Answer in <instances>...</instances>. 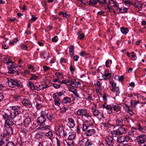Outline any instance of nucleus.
<instances>
[{
  "label": "nucleus",
  "instance_id": "obj_1",
  "mask_svg": "<svg viewBox=\"0 0 146 146\" xmlns=\"http://www.w3.org/2000/svg\"><path fill=\"white\" fill-rule=\"evenodd\" d=\"M110 7H114L118 8L121 13H126L127 12V8L124 7L121 8L119 7V4L116 2V0H110Z\"/></svg>",
  "mask_w": 146,
  "mask_h": 146
},
{
  "label": "nucleus",
  "instance_id": "obj_2",
  "mask_svg": "<svg viewBox=\"0 0 146 146\" xmlns=\"http://www.w3.org/2000/svg\"><path fill=\"white\" fill-rule=\"evenodd\" d=\"M136 140L139 146H146V137L144 135H141L137 136Z\"/></svg>",
  "mask_w": 146,
  "mask_h": 146
},
{
  "label": "nucleus",
  "instance_id": "obj_3",
  "mask_svg": "<svg viewBox=\"0 0 146 146\" xmlns=\"http://www.w3.org/2000/svg\"><path fill=\"white\" fill-rule=\"evenodd\" d=\"M9 86L10 87L14 88L15 86L22 88L23 87L22 84L21 82L18 81H15L11 79L8 82Z\"/></svg>",
  "mask_w": 146,
  "mask_h": 146
},
{
  "label": "nucleus",
  "instance_id": "obj_4",
  "mask_svg": "<svg viewBox=\"0 0 146 146\" xmlns=\"http://www.w3.org/2000/svg\"><path fill=\"white\" fill-rule=\"evenodd\" d=\"M96 132L95 130L94 129L92 125L89 126L88 129L85 132V134L86 136H90L95 134Z\"/></svg>",
  "mask_w": 146,
  "mask_h": 146
},
{
  "label": "nucleus",
  "instance_id": "obj_5",
  "mask_svg": "<svg viewBox=\"0 0 146 146\" xmlns=\"http://www.w3.org/2000/svg\"><path fill=\"white\" fill-rule=\"evenodd\" d=\"M111 84L112 89L111 91L113 92H116V94L118 96L120 92L119 91V89L118 87H116V84L114 82L113 80L110 81V84Z\"/></svg>",
  "mask_w": 146,
  "mask_h": 146
},
{
  "label": "nucleus",
  "instance_id": "obj_6",
  "mask_svg": "<svg viewBox=\"0 0 146 146\" xmlns=\"http://www.w3.org/2000/svg\"><path fill=\"white\" fill-rule=\"evenodd\" d=\"M119 110V108L118 104L113 103L112 105H110V110L111 113H115L118 111Z\"/></svg>",
  "mask_w": 146,
  "mask_h": 146
},
{
  "label": "nucleus",
  "instance_id": "obj_7",
  "mask_svg": "<svg viewBox=\"0 0 146 146\" xmlns=\"http://www.w3.org/2000/svg\"><path fill=\"white\" fill-rule=\"evenodd\" d=\"M77 114L79 115H84L86 118L91 117L87 115V112L86 110L83 109H79L77 112Z\"/></svg>",
  "mask_w": 146,
  "mask_h": 146
},
{
  "label": "nucleus",
  "instance_id": "obj_8",
  "mask_svg": "<svg viewBox=\"0 0 146 146\" xmlns=\"http://www.w3.org/2000/svg\"><path fill=\"white\" fill-rule=\"evenodd\" d=\"M129 140V138L128 136H122L119 137L118 139V141L121 143L125 141L128 142Z\"/></svg>",
  "mask_w": 146,
  "mask_h": 146
},
{
  "label": "nucleus",
  "instance_id": "obj_9",
  "mask_svg": "<svg viewBox=\"0 0 146 146\" xmlns=\"http://www.w3.org/2000/svg\"><path fill=\"white\" fill-rule=\"evenodd\" d=\"M13 129L10 127H6L4 131V133L6 135H10L13 134Z\"/></svg>",
  "mask_w": 146,
  "mask_h": 146
},
{
  "label": "nucleus",
  "instance_id": "obj_10",
  "mask_svg": "<svg viewBox=\"0 0 146 146\" xmlns=\"http://www.w3.org/2000/svg\"><path fill=\"white\" fill-rule=\"evenodd\" d=\"M22 103L23 106L26 107H30L31 105L30 100L28 99H24L22 101Z\"/></svg>",
  "mask_w": 146,
  "mask_h": 146
},
{
  "label": "nucleus",
  "instance_id": "obj_11",
  "mask_svg": "<svg viewBox=\"0 0 146 146\" xmlns=\"http://www.w3.org/2000/svg\"><path fill=\"white\" fill-rule=\"evenodd\" d=\"M19 112L18 110L13 111L9 113V117L11 118H14L16 116L19 114Z\"/></svg>",
  "mask_w": 146,
  "mask_h": 146
},
{
  "label": "nucleus",
  "instance_id": "obj_12",
  "mask_svg": "<svg viewBox=\"0 0 146 146\" xmlns=\"http://www.w3.org/2000/svg\"><path fill=\"white\" fill-rule=\"evenodd\" d=\"M46 118L44 116L41 115L37 118V122L40 124H42L46 121Z\"/></svg>",
  "mask_w": 146,
  "mask_h": 146
},
{
  "label": "nucleus",
  "instance_id": "obj_13",
  "mask_svg": "<svg viewBox=\"0 0 146 146\" xmlns=\"http://www.w3.org/2000/svg\"><path fill=\"white\" fill-rule=\"evenodd\" d=\"M123 119L119 118L116 120V124L117 126H122L124 125Z\"/></svg>",
  "mask_w": 146,
  "mask_h": 146
},
{
  "label": "nucleus",
  "instance_id": "obj_14",
  "mask_svg": "<svg viewBox=\"0 0 146 146\" xmlns=\"http://www.w3.org/2000/svg\"><path fill=\"white\" fill-rule=\"evenodd\" d=\"M127 128L125 129L122 127H120L117 129L119 135H121L125 133L127 131Z\"/></svg>",
  "mask_w": 146,
  "mask_h": 146
},
{
  "label": "nucleus",
  "instance_id": "obj_15",
  "mask_svg": "<svg viewBox=\"0 0 146 146\" xmlns=\"http://www.w3.org/2000/svg\"><path fill=\"white\" fill-rule=\"evenodd\" d=\"M5 125L10 127L14 125V123L13 121L10 119H7L5 121Z\"/></svg>",
  "mask_w": 146,
  "mask_h": 146
},
{
  "label": "nucleus",
  "instance_id": "obj_16",
  "mask_svg": "<svg viewBox=\"0 0 146 146\" xmlns=\"http://www.w3.org/2000/svg\"><path fill=\"white\" fill-rule=\"evenodd\" d=\"M75 80L74 79H72L71 78H68V80L66 82V85L70 86L72 85V86H75L74 84Z\"/></svg>",
  "mask_w": 146,
  "mask_h": 146
},
{
  "label": "nucleus",
  "instance_id": "obj_17",
  "mask_svg": "<svg viewBox=\"0 0 146 146\" xmlns=\"http://www.w3.org/2000/svg\"><path fill=\"white\" fill-rule=\"evenodd\" d=\"M47 138L52 140L53 139V134L52 132L50 131L46 133L45 135Z\"/></svg>",
  "mask_w": 146,
  "mask_h": 146
},
{
  "label": "nucleus",
  "instance_id": "obj_18",
  "mask_svg": "<svg viewBox=\"0 0 146 146\" xmlns=\"http://www.w3.org/2000/svg\"><path fill=\"white\" fill-rule=\"evenodd\" d=\"M137 129L142 133H145L146 132V128L145 127L141 126L140 124H138L137 125Z\"/></svg>",
  "mask_w": 146,
  "mask_h": 146
},
{
  "label": "nucleus",
  "instance_id": "obj_19",
  "mask_svg": "<svg viewBox=\"0 0 146 146\" xmlns=\"http://www.w3.org/2000/svg\"><path fill=\"white\" fill-rule=\"evenodd\" d=\"M71 102V99L67 97H64L62 101V103L63 104H67Z\"/></svg>",
  "mask_w": 146,
  "mask_h": 146
},
{
  "label": "nucleus",
  "instance_id": "obj_20",
  "mask_svg": "<svg viewBox=\"0 0 146 146\" xmlns=\"http://www.w3.org/2000/svg\"><path fill=\"white\" fill-rule=\"evenodd\" d=\"M131 5L138 9H141L142 7V5L141 4L136 2L132 3Z\"/></svg>",
  "mask_w": 146,
  "mask_h": 146
},
{
  "label": "nucleus",
  "instance_id": "obj_21",
  "mask_svg": "<svg viewBox=\"0 0 146 146\" xmlns=\"http://www.w3.org/2000/svg\"><path fill=\"white\" fill-rule=\"evenodd\" d=\"M69 52L70 55L72 56L74 55V46L73 45H71L69 47Z\"/></svg>",
  "mask_w": 146,
  "mask_h": 146
},
{
  "label": "nucleus",
  "instance_id": "obj_22",
  "mask_svg": "<svg viewBox=\"0 0 146 146\" xmlns=\"http://www.w3.org/2000/svg\"><path fill=\"white\" fill-rule=\"evenodd\" d=\"M68 123L70 125V127H73L75 125L74 120L72 118H68Z\"/></svg>",
  "mask_w": 146,
  "mask_h": 146
},
{
  "label": "nucleus",
  "instance_id": "obj_23",
  "mask_svg": "<svg viewBox=\"0 0 146 146\" xmlns=\"http://www.w3.org/2000/svg\"><path fill=\"white\" fill-rule=\"evenodd\" d=\"M102 77L103 79L105 80H109L110 79V73L105 72L102 74Z\"/></svg>",
  "mask_w": 146,
  "mask_h": 146
},
{
  "label": "nucleus",
  "instance_id": "obj_24",
  "mask_svg": "<svg viewBox=\"0 0 146 146\" xmlns=\"http://www.w3.org/2000/svg\"><path fill=\"white\" fill-rule=\"evenodd\" d=\"M55 118L54 115L52 114H50L47 115V118L50 121H52V120H54Z\"/></svg>",
  "mask_w": 146,
  "mask_h": 146
},
{
  "label": "nucleus",
  "instance_id": "obj_25",
  "mask_svg": "<svg viewBox=\"0 0 146 146\" xmlns=\"http://www.w3.org/2000/svg\"><path fill=\"white\" fill-rule=\"evenodd\" d=\"M28 87L30 88L32 90H35L36 89L35 86L34 84L32 82L29 81L28 84Z\"/></svg>",
  "mask_w": 146,
  "mask_h": 146
},
{
  "label": "nucleus",
  "instance_id": "obj_26",
  "mask_svg": "<svg viewBox=\"0 0 146 146\" xmlns=\"http://www.w3.org/2000/svg\"><path fill=\"white\" fill-rule=\"evenodd\" d=\"M41 56H43L44 59L46 58V59H48L49 57V54L47 52L44 51L42 54Z\"/></svg>",
  "mask_w": 146,
  "mask_h": 146
},
{
  "label": "nucleus",
  "instance_id": "obj_27",
  "mask_svg": "<svg viewBox=\"0 0 146 146\" xmlns=\"http://www.w3.org/2000/svg\"><path fill=\"white\" fill-rule=\"evenodd\" d=\"M120 30L122 33L124 34H126L129 31L127 29L123 27H121Z\"/></svg>",
  "mask_w": 146,
  "mask_h": 146
},
{
  "label": "nucleus",
  "instance_id": "obj_28",
  "mask_svg": "<svg viewBox=\"0 0 146 146\" xmlns=\"http://www.w3.org/2000/svg\"><path fill=\"white\" fill-rule=\"evenodd\" d=\"M48 113V110H42L41 112V115L44 116L47 115Z\"/></svg>",
  "mask_w": 146,
  "mask_h": 146
},
{
  "label": "nucleus",
  "instance_id": "obj_29",
  "mask_svg": "<svg viewBox=\"0 0 146 146\" xmlns=\"http://www.w3.org/2000/svg\"><path fill=\"white\" fill-rule=\"evenodd\" d=\"M93 143L89 139H88L85 142L84 146H92Z\"/></svg>",
  "mask_w": 146,
  "mask_h": 146
},
{
  "label": "nucleus",
  "instance_id": "obj_30",
  "mask_svg": "<svg viewBox=\"0 0 146 146\" xmlns=\"http://www.w3.org/2000/svg\"><path fill=\"white\" fill-rule=\"evenodd\" d=\"M63 130L64 129L62 128V126L60 125L59 126V128L58 129L57 131H58L59 135H60L62 133V132Z\"/></svg>",
  "mask_w": 146,
  "mask_h": 146
},
{
  "label": "nucleus",
  "instance_id": "obj_31",
  "mask_svg": "<svg viewBox=\"0 0 146 146\" xmlns=\"http://www.w3.org/2000/svg\"><path fill=\"white\" fill-rule=\"evenodd\" d=\"M102 108L104 109H105L106 110H110V105H108L106 102H105L104 104L102 105Z\"/></svg>",
  "mask_w": 146,
  "mask_h": 146
},
{
  "label": "nucleus",
  "instance_id": "obj_32",
  "mask_svg": "<svg viewBox=\"0 0 146 146\" xmlns=\"http://www.w3.org/2000/svg\"><path fill=\"white\" fill-rule=\"evenodd\" d=\"M3 61L5 63H6L7 65L9 64V63L10 62L11 60H9V58L7 57L4 58L3 59Z\"/></svg>",
  "mask_w": 146,
  "mask_h": 146
},
{
  "label": "nucleus",
  "instance_id": "obj_33",
  "mask_svg": "<svg viewBox=\"0 0 146 146\" xmlns=\"http://www.w3.org/2000/svg\"><path fill=\"white\" fill-rule=\"evenodd\" d=\"M3 118L5 120H6L7 119H9V114L8 112H5L4 114L3 115Z\"/></svg>",
  "mask_w": 146,
  "mask_h": 146
},
{
  "label": "nucleus",
  "instance_id": "obj_34",
  "mask_svg": "<svg viewBox=\"0 0 146 146\" xmlns=\"http://www.w3.org/2000/svg\"><path fill=\"white\" fill-rule=\"evenodd\" d=\"M60 15H62L64 17L67 18L70 16V15L67 14L66 12H61L59 13Z\"/></svg>",
  "mask_w": 146,
  "mask_h": 146
},
{
  "label": "nucleus",
  "instance_id": "obj_35",
  "mask_svg": "<svg viewBox=\"0 0 146 146\" xmlns=\"http://www.w3.org/2000/svg\"><path fill=\"white\" fill-rule=\"evenodd\" d=\"M61 102V100L60 99L54 100V104L58 106H60Z\"/></svg>",
  "mask_w": 146,
  "mask_h": 146
},
{
  "label": "nucleus",
  "instance_id": "obj_36",
  "mask_svg": "<svg viewBox=\"0 0 146 146\" xmlns=\"http://www.w3.org/2000/svg\"><path fill=\"white\" fill-rule=\"evenodd\" d=\"M111 132L112 135L113 137H116L118 135H119L118 133V131L117 129L116 130H114L113 131H111Z\"/></svg>",
  "mask_w": 146,
  "mask_h": 146
},
{
  "label": "nucleus",
  "instance_id": "obj_37",
  "mask_svg": "<svg viewBox=\"0 0 146 146\" xmlns=\"http://www.w3.org/2000/svg\"><path fill=\"white\" fill-rule=\"evenodd\" d=\"M25 124L26 125H28L31 122V120L29 118H26L24 121Z\"/></svg>",
  "mask_w": 146,
  "mask_h": 146
},
{
  "label": "nucleus",
  "instance_id": "obj_38",
  "mask_svg": "<svg viewBox=\"0 0 146 146\" xmlns=\"http://www.w3.org/2000/svg\"><path fill=\"white\" fill-rule=\"evenodd\" d=\"M98 0H90L89 2L90 5H94L97 3Z\"/></svg>",
  "mask_w": 146,
  "mask_h": 146
},
{
  "label": "nucleus",
  "instance_id": "obj_39",
  "mask_svg": "<svg viewBox=\"0 0 146 146\" xmlns=\"http://www.w3.org/2000/svg\"><path fill=\"white\" fill-rule=\"evenodd\" d=\"M8 68V73L10 74H14L15 73V70H13L12 67H9V66H7Z\"/></svg>",
  "mask_w": 146,
  "mask_h": 146
},
{
  "label": "nucleus",
  "instance_id": "obj_40",
  "mask_svg": "<svg viewBox=\"0 0 146 146\" xmlns=\"http://www.w3.org/2000/svg\"><path fill=\"white\" fill-rule=\"evenodd\" d=\"M124 120L127 123H129L130 121V118L129 116L127 115L125 116H124Z\"/></svg>",
  "mask_w": 146,
  "mask_h": 146
},
{
  "label": "nucleus",
  "instance_id": "obj_41",
  "mask_svg": "<svg viewBox=\"0 0 146 146\" xmlns=\"http://www.w3.org/2000/svg\"><path fill=\"white\" fill-rule=\"evenodd\" d=\"M114 74L113 73H111L110 72V78H111L113 79H114L115 80L118 79V76H117L116 75L114 76Z\"/></svg>",
  "mask_w": 146,
  "mask_h": 146
},
{
  "label": "nucleus",
  "instance_id": "obj_42",
  "mask_svg": "<svg viewBox=\"0 0 146 146\" xmlns=\"http://www.w3.org/2000/svg\"><path fill=\"white\" fill-rule=\"evenodd\" d=\"M92 112L93 114L95 116H97L99 113L100 112L98 110H94L92 111Z\"/></svg>",
  "mask_w": 146,
  "mask_h": 146
},
{
  "label": "nucleus",
  "instance_id": "obj_43",
  "mask_svg": "<svg viewBox=\"0 0 146 146\" xmlns=\"http://www.w3.org/2000/svg\"><path fill=\"white\" fill-rule=\"evenodd\" d=\"M50 126L48 125H45L41 127L40 129L42 130H46L47 129H49L50 128Z\"/></svg>",
  "mask_w": 146,
  "mask_h": 146
},
{
  "label": "nucleus",
  "instance_id": "obj_44",
  "mask_svg": "<svg viewBox=\"0 0 146 146\" xmlns=\"http://www.w3.org/2000/svg\"><path fill=\"white\" fill-rule=\"evenodd\" d=\"M75 137V135L74 134H71L69 135L68 139L70 140H72L74 139Z\"/></svg>",
  "mask_w": 146,
  "mask_h": 146
},
{
  "label": "nucleus",
  "instance_id": "obj_45",
  "mask_svg": "<svg viewBox=\"0 0 146 146\" xmlns=\"http://www.w3.org/2000/svg\"><path fill=\"white\" fill-rule=\"evenodd\" d=\"M89 126H87L86 124H83L82 125V129L83 131H85L86 130L88 129Z\"/></svg>",
  "mask_w": 146,
  "mask_h": 146
},
{
  "label": "nucleus",
  "instance_id": "obj_46",
  "mask_svg": "<svg viewBox=\"0 0 146 146\" xmlns=\"http://www.w3.org/2000/svg\"><path fill=\"white\" fill-rule=\"evenodd\" d=\"M38 77L37 76H36L35 74H32L31 75V77L30 80H36L38 78Z\"/></svg>",
  "mask_w": 146,
  "mask_h": 146
},
{
  "label": "nucleus",
  "instance_id": "obj_47",
  "mask_svg": "<svg viewBox=\"0 0 146 146\" xmlns=\"http://www.w3.org/2000/svg\"><path fill=\"white\" fill-rule=\"evenodd\" d=\"M107 0H98V2L100 3L104 4L105 3L106 4L107 3L106 1ZM108 3L110 2V0H108Z\"/></svg>",
  "mask_w": 146,
  "mask_h": 146
},
{
  "label": "nucleus",
  "instance_id": "obj_48",
  "mask_svg": "<svg viewBox=\"0 0 146 146\" xmlns=\"http://www.w3.org/2000/svg\"><path fill=\"white\" fill-rule=\"evenodd\" d=\"M97 116H98V117L99 119H101L104 117L103 114L102 113L100 112Z\"/></svg>",
  "mask_w": 146,
  "mask_h": 146
},
{
  "label": "nucleus",
  "instance_id": "obj_49",
  "mask_svg": "<svg viewBox=\"0 0 146 146\" xmlns=\"http://www.w3.org/2000/svg\"><path fill=\"white\" fill-rule=\"evenodd\" d=\"M4 139L3 138H0V146H4L5 144V142L4 141Z\"/></svg>",
  "mask_w": 146,
  "mask_h": 146
},
{
  "label": "nucleus",
  "instance_id": "obj_50",
  "mask_svg": "<svg viewBox=\"0 0 146 146\" xmlns=\"http://www.w3.org/2000/svg\"><path fill=\"white\" fill-rule=\"evenodd\" d=\"M84 35L83 33H78V38H80V40H82L84 38Z\"/></svg>",
  "mask_w": 146,
  "mask_h": 146
},
{
  "label": "nucleus",
  "instance_id": "obj_51",
  "mask_svg": "<svg viewBox=\"0 0 146 146\" xmlns=\"http://www.w3.org/2000/svg\"><path fill=\"white\" fill-rule=\"evenodd\" d=\"M20 107L17 106H12V109L13 111H17L19 109Z\"/></svg>",
  "mask_w": 146,
  "mask_h": 146
},
{
  "label": "nucleus",
  "instance_id": "obj_52",
  "mask_svg": "<svg viewBox=\"0 0 146 146\" xmlns=\"http://www.w3.org/2000/svg\"><path fill=\"white\" fill-rule=\"evenodd\" d=\"M53 97L54 100H58L59 97L58 95L56 94V93H54L53 95Z\"/></svg>",
  "mask_w": 146,
  "mask_h": 146
},
{
  "label": "nucleus",
  "instance_id": "obj_53",
  "mask_svg": "<svg viewBox=\"0 0 146 146\" xmlns=\"http://www.w3.org/2000/svg\"><path fill=\"white\" fill-rule=\"evenodd\" d=\"M35 107L38 110H39L42 107V106L41 104L36 103Z\"/></svg>",
  "mask_w": 146,
  "mask_h": 146
},
{
  "label": "nucleus",
  "instance_id": "obj_54",
  "mask_svg": "<svg viewBox=\"0 0 146 146\" xmlns=\"http://www.w3.org/2000/svg\"><path fill=\"white\" fill-rule=\"evenodd\" d=\"M60 61L61 63L62 64V65L66 64L67 62L66 60L65 59L63 58H62L61 59Z\"/></svg>",
  "mask_w": 146,
  "mask_h": 146
},
{
  "label": "nucleus",
  "instance_id": "obj_55",
  "mask_svg": "<svg viewBox=\"0 0 146 146\" xmlns=\"http://www.w3.org/2000/svg\"><path fill=\"white\" fill-rule=\"evenodd\" d=\"M85 99L86 100L88 101H89L92 100V97L91 94H88V96L85 98Z\"/></svg>",
  "mask_w": 146,
  "mask_h": 146
},
{
  "label": "nucleus",
  "instance_id": "obj_56",
  "mask_svg": "<svg viewBox=\"0 0 146 146\" xmlns=\"http://www.w3.org/2000/svg\"><path fill=\"white\" fill-rule=\"evenodd\" d=\"M5 146H15L14 144L11 142H9Z\"/></svg>",
  "mask_w": 146,
  "mask_h": 146
},
{
  "label": "nucleus",
  "instance_id": "obj_57",
  "mask_svg": "<svg viewBox=\"0 0 146 146\" xmlns=\"http://www.w3.org/2000/svg\"><path fill=\"white\" fill-rule=\"evenodd\" d=\"M53 86L56 89H58L60 88V84H52Z\"/></svg>",
  "mask_w": 146,
  "mask_h": 146
},
{
  "label": "nucleus",
  "instance_id": "obj_58",
  "mask_svg": "<svg viewBox=\"0 0 146 146\" xmlns=\"http://www.w3.org/2000/svg\"><path fill=\"white\" fill-rule=\"evenodd\" d=\"M57 36H54V38L52 39V41L53 42H57L58 40V39L57 38Z\"/></svg>",
  "mask_w": 146,
  "mask_h": 146
},
{
  "label": "nucleus",
  "instance_id": "obj_59",
  "mask_svg": "<svg viewBox=\"0 0 146 146\" xmlns=\"http://www.w3.org/2000/svg\"><path fill=\"white\" fill-rule=\"evenodd\" d=\"M102 83L100 81H97V82L96 84L98 86V87L99 88V90H100V88L101 87V84Z\"/></svg>",
  "mask_w": 146,
  "mask_h": 146
},
{
  "label": "nucleus",
  "instance_id": "obj_60",
  "mask_svg": "<svg viewBox=\"0 0 146 146\" xmlns=\"http://www.w3.org/2000/svg\"><path fill=\"white\" fill-rule=\"evenodd\" d=\"M74 82H75L74 83V85H75V86H73V87H77L78 85H80V82H76L75 80Z\"/></svg>",
  "mask_w": 146,
  "mask_h": 146
},
{
  "label": "nucleus",
  "instance_id": "obj_61",
  "mask_svg": "<svg viewBox=\"0 0 146 146\" xmlns=\"http://www.w3.org/2000/svg\"><path fill=\"white\" fill-rule=\"evenodd\" d=\"M21 49L26 50H27V46L26 45L24 44H22L21 46Z\"/></svg>",
  "mask_w": 146,
  "mask_h": 146
},
{
  "label": "nucleus",
  "instance_id": "obj_62",
  "mask_svg": "<svg viewBox=\"0 0 146 146\" xmlns=\"http://www.w3.org/2000/svg\"><path fill=\"white\" fill-rule=\"evenodd\" d=\"M68 108H66L65 106H63L61 109V110L62 112H65L67 110Z\"/></svg>",
  "mask_w": 146,
  "mask_h": 146
},
{
  "label": "nucleus",
  "instance_id": "obj_63",
  "mask_svg": "<svg viewBox=\"0 0 146 146\" xmlns=\"http://www.w3.org/2000/svg\"><path fill=\"white\" fill-rule=\"evenodd\" d=\"M131 106L132 107H135L136 105V102L135 101L133 100H132L131 102Z\"/></svg>",
  "mask_w": 146,
  "mask_h": 146
},
{
  "label": "nucleus",
  "instance_id": "obj_64",
  "mask_svg": "<svg viewBox=\"0 0 146 146\" xmlns=\"http://www.w3.org/2000/svg\"><path fill=\"white\" fill-rule=\"evenodd\" d=\"M86 55V53L85 51H82L80 53V55L82 56H84Z\"/></svg>",
  "mask_w": 146,
  "mask_h": 146
}]
</instances>
